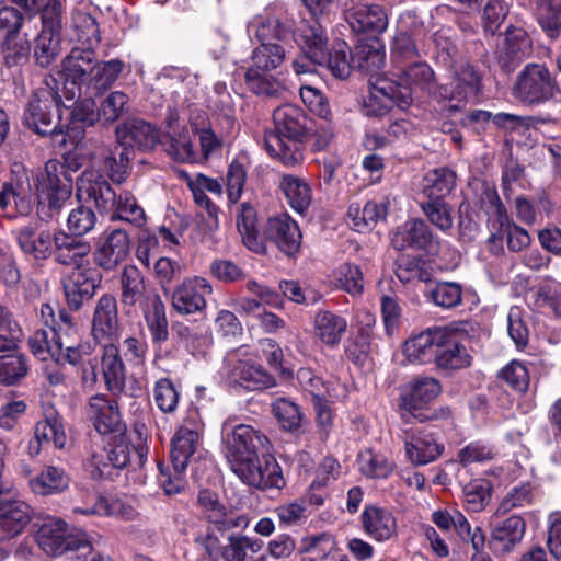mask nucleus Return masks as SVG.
<instances>
[{"mask_svg": "<svg viewBox=\"0 0 561 561\" xmlns=\"http://www.w3.org/2000/svg\"><path fill=\"white\" fill-rule=\"evenodd\" d=\"M416 36L417 31L411 32L405 20L402 18L391 47V59L396 67H400L420 57Z\"/></svg>", "mask_w": 561, "mask_h": 561, "instance_id": "a19ab883", "label": "nucleus"}, {"mask_svg": "<svg viewBox=\"0 0 561 561\" xmlns=\"http://www.w3.org/2000/svg\"><path fill=\"white\" fill-rule=\"evenodd\" d=\"M197 504L213 530L225 533L233 528L244 527L248 524L244 516H234L220 502L218 494L208 489L199 491Z\"/></svg>", "mask_w": 561, "mask_h": 561, "instance_id": "a211bd4d", "label": "nucleus"}, {"mask_svg": "<svg viewBox=\"0 0 561 561\" xmlns=\"http://www.w3.org/2000/svg\"><path fill=\"white\" fill-rule=\"evenodd\" d=\"M61 51V36L39 32L34 39L33 57L36 65L49 67L56 61Z\"/></svg>", "mask_w": 561, "mask_h": 561, "instance_id": "5fc2aeb1", "label": "nucleus"}, {"mask_svg": "<svg viewBox=\"0 0 561 561\" xmlns=\"http://www.w3.org/2000/svg\"><path fill=\"white\" fill-rule=\"evenodd\" d=\"M295 23L286 13L280 15H259L249 25V31L260 42L284 41L293 35Z\"/></svg>", "mask_w": 561, "mask_h": 561, "instance_id": "72a5a7b5", "label": "nucleus"}, {"mask_svg": "<svg viewBox=\"0 0 561 561\" xmlns=\"http://www.w3.org/2000/svg\"><path fill=\"white\" fill-rule=\"evenodd\" d=\"M36 541L49 556H61L70 550L89 548L83 540L71 535L67 524L57 517H48L44 520L37 531Z\"/></svg>", "mask_w": 561, "mask_h": 561, "instance_id": "4468645a", "label": "nucleus"}, {"mask_svg": "<svg viewBox=\"0 0 561 561\" xmlns=\"http://www.w3.org/2000/svg\"><path fill=\"white\" fill-rule=\"evenodd\" d=\"M362 523L365 531L378 541L390 539L397 530L392 513L377 506L365 507L362 513Z\"/></svg>", "mask_w": 561, "mask_h": 561, "instance_id": "e433bc0d", "label": "nucleus"}, {"mask_svg": "<svg viewBox=\"0 0 561 561\" xmlns=\"http://www.w3.org/2000/svg\"><path fill=\"white\" fill-rule=\"evenodd\" d=\"M100 118L95 111V104L91 98L75 103L70 114V121L64 126L62 138L57 140L58 146H65L69 142L72 146L83 139L87 126H92Z\"/></svg>", "mask_w": 561, "mask_h": 561, "instance_id": "b1692460", "label": "nucleus"}, {"mask_svg": "<svg viewBox=\"0 0 561 561\" xmlns=\"http://www.w3.org/2000/svg\"><path fill=\"white\" fill-rule=\"evenodd\" d=\"M225 457L233 473L257 460L259 453L268 448L265 434L248 424H233L228 419L222 424Z\"/></svg>", "mask_w": 561, "mask_h": 561, "instance_id": "39448f33", "label": "nucleus"}, {"mask_svg": "<svg viewBox=\"0 0 561 561\" xmlns=\"http://www.w3.org/2000/svg\"><path fill=\"white\" fill-rule=\"evenodd\" d=\"M60 105L58 80L47 76L45 88L32 95L24 110L23 125L42 137L50 136L57 142L64 134V126L59 124Z\"/></svg>", "mask_w": 561, "mask_h": 561, "instance_id": "20e7f679", "label": "nucleus"}, {"mask_svg": "<svg viewBox=\"0 0 561 561\" xmlns=\"http://www.w3.org/2000/svg\"><path fill=\"white\" fill-rule=\"evenodd\" d=\"M439 335L433 360L436 366L443 370H458L470 366L471 356L460 343L458 335L445 328H442Z\"/></svg>", "mask_w": 561, "mask_h": 561, "instance_id": "4be33fe9", "label": "nucleus"}, {"mask_svg": "<svg viewBox=\"0 0 561 561\" xmlns=\"http://www.w3.org/2000/svg\"><path fill=\"white\" fill-rule=\"evenodd\" d=\"M300 38L302 54L294 60L293 68L297 75L314 72L324 60L323 44L328 42L324 28L314 20L301 30Z\"/></svg>", "mask_w": 561, "mask_h": 561, "instance_id": "dca6fc26", "label": "nucleus"}, {"mask_svg": "<svg viewBox=\"0 0 561 561\" xmlns=\"http://www.w3.org/2000/svg\"><path fill=\"white\" fill-rule=\"evenodd\" d=\"M537 19L548 36L557 38L561 31V0H538Z\"/></svg>", "mask_w": 561, "mask_h": 561, "instance_id": "4d7b16f0", "label": "nucleus"}, {"mask_svg": "<svg viewBox=\"0 0 561 561\" xmlns=\"http://www.w3.org/2000/svg\"><path fill=\"white\" fill-rule=\"evenodd\" d=\"M77 41L87 47H96L101 41L96 20L87 12L77 11L72 15Z\"/></svg>", "mask_w": 561, "mask_h": 561, "instance_id": "052dcab7", "label": "nucleus"}, {"mask_svg": "<svg viewBox=\"0 0 561 561\" xmlns=\"http://www.w3.org/2000/svg\"><path fill=\"white\" fill-rule=\"evenodd\" d=\"M204 423L197 409H190L171 439L170 458L173 473L159 465L160 484L165 494H179L186 486L185 470L202 445Z\"/></svg>", "mask_w": 561, "mask_h": 561, "instance_id": "f03ea898", "label": "nucleus"}, {"mask_svg": "<svg viewBox=\"0 0 561 561\" xmlns=\"http://www.w3.org/2000/svg\"><path fill=\"white\" fill-rule=\"evenodd\" d=\"M130 446L124 440L110 444L103 454L93 455L92 461L101 476L110 477L108 468L123 469L130 461Z\"/></svg>", "mask_w": 561, "mask_h": 561, "instance_id": "a18cd8bd", "label": "nucleus"}, {"mask_svg": "<svg viewBox=\"0 0 561 561\" xmlns=\"http://www.w3.org/2000/svg\"><path fill=\"white\" fill-rule=\"evenodd\" d=\"M153 399L158 409L165 413H173L179 404L180 394L171 379L164 377L156 381Z\"/></svg>", "mask_w": 561, "mask_h": 561, "instance_id": "e2e57ef3", "label": "nucleus"}, {"mask_svg": "<svg viewBox=\"0 0 561 561\" xmlns=\"http://www.w3.org/2000/svg\"><path fill=\"white\" fill-rule=\"evenodd\" d=\"M404 450L408 460L414 466H425L435 461L444 451L432 432L419 431L407 435Z\"/></svg>", "mask_w": 561, "mask_h": 561, "instance_id": "a878e982", "label": "nucleus"}, {"mask_svg": "<svg viewBox=\"0 0 561 561\" xmlns=\"http://www.w3.org/2000/svg\"><path fill=\"white\" fill-rule=\"evenodd\" d=\"M89 411L94 427L100 434H107L118 430L121 414L116 401L93 397L89 404Z\"/></svg>", "mask_w": 561, "mask_h": 561, "instance_id": "58836bf2", "label": "nucleus"}, {"mask_svg": "<svg viewBox=\"0 0 561 561\" xmlns=\"http://www.w3.org/2000/svg\"><path fill=\"white\" fill-rule=\"evenodd\" d=\"M504 238L506 239L508 250L512 252H520L531 243V238L526 229L507 220L506 222L503 220L499 224V229L490 234L488 241L491 245L500 242L499 250H502V240Z\"/></svg>", "mask_w": 561, "mask_h": 561, "instance_id": "49530a36", "label": "nucleus"}, {"mask_svg": "<svg viewBox=\"0 0 561 561\" xmlns=\"http://www.w3.org/2000/svg\"><path fill=\"white\" fill-rule=\"evenodd\" d=\"M375 323V316L364 311L357 333L348 340L345 346L347 358L356 365H363L371 351L373 328Z\"/></svg>", "mask_w": 561, "mask_h": 561, "instance_id": "c9c22d12", "label": "nucleus"}, {"mask_svg": "<svg viewBox=\"0 0 561 561\" xmlns=\"http://www.w3.org/2000/svg\"><path fill=\"white\" fill-rule=\"evenodd\" d=\"M525 530V520L520 516L512 515L493 528L491 537L501 545L502 550L511 551L523 539Z\"/></svg>", "mask_w": 561, "mask_h": 561, "instance_id": "de8ad7c7", "label": "nucleus"}, {"mask_svg": "<svg viewBox=\"0 0 561 561\" xmlns=\"http://www.w3.org/2000/svg\"><path fill=\"white\" fill-rule=\"evenodd\" d=\"M265 237L288 256L299 251L302 238L298 224L287 214L267 220Z\"/></svg>", "mask_w": 561, "mask_h": 561, "instance_id": "412c9836", "label": "nucleus"}, {"mask_svg": "<svg viewBox=\"0 0 561 561\" xmlns=\"http://www.w3.org/2000/svg\"><path fill=\"white\" fill-rule=\"evenodd\" d=\"M117 195L104 173L99 170H85L77 179V198L81 203L93 205L101 215H108L115 208Z\"/></svg>", "mask_w": 561, "mask_h": 561, "instance_id": "9d476101", "label": "nucleus"}, {"mask_svg": "<svg viewBox=\"0 0 561 561\" xmlns=\"http://www.w3.org/2000/svg\"><path fill=\"white\" fill-rule=\"evenodd\" d=\"M72 176L57 159L48 160L45 170L37 175L36 193L39 206H47L49 217L58 214L72 193Z\"/></svg>", "mask_w": 561, "mask_h": 561, "instance_id": "1a4fd4ad", "label": "nucleus"}, {"mask_svg": "<svg viewBox=\"0 0 561 561\" xmlns=\"http://www.w3.org/2000/svg\"><path fill=\"white\" fill-rule=\"evenodd\" d=\"M91 325L92 336L98 343L114 342L119 337L122 325L114 295L103 294L96 300Z\"/></svg>", "mask_w": 561, "mask_h": 561, "instance_id": "2eb2a0df", "label": "nucleus"}, {"mask_svg": "<svg viewBox=\"0 0 561 561\" xmlns=\"http://www.w3.org/2000/svg\"><path fill=\"white\" fill-rule=\"evenodd\" d=\"M345 19L353 32L368 35L380 34L388 26V16L378 4H359L346 11Z\"/></svg>", "mask_w": 561, "mask_h": 561, "instance_id": "393cba45", "label": "nucleus"}, {"mask_svg": "<svg viewBox=\"0 0 561 561\" xmlns=\"http://www.w3.org/2000/svg\"><path fill=\"white\" fill-rule=\"evenodd\" d=\"M101 282V273L89 263L73 267L62 279L68 307L75 311L79 310L85 301L93 298Z\"/></svg>", "mask_w": 561, "mask_h": 561, "instance_id": "ddd939ff", "label": "nucleus"}, {"mask_svg": "<svg viewBox=\"0 0 561 561\" xmlns=\"http://www.w3.org/2000/svg\"><path fill=\"white\" fill-rule=\"evenodd\" d=\"M514 98L525 105L538 106L561 98V87L545 64H527L513 85Z\"/></svg>", "mask_w": 561, "mask_h": 561, "instance_id": "0eeeda50", "label": "nucleus"}, {"mask_svg": "<svg viewBox=\"0 0 561 561\" xmlns=\"http://www.w3.org/2000/svg\"><path fill=\"white\" fill-rule=\"evenodd\" d=\"M77 237L64 232L54 234L53 255L58 264L77 267L89 263L91 245Z\"/></svg>", "mask_w": 561, "mask_h": 561, "instance_id": "bb28decb", "label": "nucleus"}, {"mask_svg": "<svg viewBox=\"0 0 561 561\" xmlns=\"http://www.w3.org/2000/svg\"><path fill=\"white\" fill-rule=\"evenodd\" d=\"M442 392L440 382L434 377H417L409 385L407 393L401 396L400 408L409 413L422 410Z\"/></svg>", "mask_w": 561, "mask_h": 561, "instance_id": "7c9ffc66", "label": "nucleus"}, {"mask_svg": "<svg viewBox=\"0 0 561 561\" xmlns=\"http://www.w3.org/2000/svg\"><path fill=\"white\" fill-rule=\"evenodd\" d=\"M260 43L251 54L250 66L245 72V83L257 95L275 96L282 90V84L270 72L283 65L286 51L279 44Z\"/></svg>", "mask_w": 561, "mask_h": 561, "instance_id": "423d86ee", "label": "nucleus"}, {"mask_svg": "<svg viewBox=\"0 0 561 561\" xmlns=\"http://www.w3.org/2000/svg\"><path fill=\"white\" fill-rule=\"evenodd\" d=\"M442 328L428 329L407 340L402 352L412 364H426L434 360Z\"/></svg>", "mask_w": 561, "mask_h": 561, "instance_id": "f704fd0d", "label": "nucleus"}, {"mask_svg": "<svg viewBox=\"0 0 561 561\" xmlns=\"http://www.w3.org/2000/svg\"><path fill=\"white\" fill-rule=\"evenodd\" d=\"M21 251L34 261H45L53 255L54 236L48 230L23 226L15 231Z\"/></svg>", "mask_w": 561, "mask_h": 561, "instance_id": "cd10ccee", "label": "nucleus"}, {"mask_svg": "<svg viewBox=\"0 0 561 561\" xmlns=\"http://www.w3.org/2000/svg\"><path fill=\"white\" fill-rule=\"evenodd\" d=\"M213 294V286L203 277L185 279L172 294L171 304L180 314L202 312L206 308V297Z\"/></svg>", "mask_w": 561, "mask_h": 561, "instance_id": "f3484780", "label": "nucleus"}, {"mask_svg": "<svg viewBox=\"0 0 561 561\" xmlns=\"http://www.w3.org/2000/svg\"><path fill=\"white\" fill-rule=\"evenodd\" d=\"M121 300L126 306H135L139 302L144 308L150 296L159 295L156 289L147 285L145 276L134 265L124 267L121 276Z\"/></svg>", "mask_w": 561, "mask_h": 561, "instance_id": "2f4dec72", "label": "nucleus"}, {"mask_svg": "<svg viewBox=\"0 0 561 561\" xmlns=\"http://www.w3.org/2000/svg\"><path fill=\"white\" fill-rule=\"evenodd\" d=\"M115 134L117 142L125 151L127 148L151 150L159 142V130L141 118L125 121L116 127Z\"/></svg>", "mask_w": 561, "mask_h": 561, "instance_id": "aec40b11", "label": "nucleus"}, {"mask_svg": "<svg viewBox=\"0 0 561 561\" xmlns=\"http://www.w3.org/2000/svg\"><path fill=\"white\" fill-rule=\"evenodd\" d=\"M34 437L62 449L67 444V434L60 416L54 411L46 413L45 419L35 424Z\"/></svg>", "mask_w": 561, "mask_h": 561, "instance_id": "8fccbe9b", "label": "nucleus"}, {"mask_svg": "<svg viewBox=\"0 0 561 561\" xmlns=\"http://www.w3.org/2000/svg\"><path fill=\"white\" fill-rule=\"evenodd\" d=\"M391 244L398 251L411 249L428 255H436L440 250L439 238L423 219H410L397 227L391 233Z\"/></svg>", "mask_w": 561, "mask_h": 561, "instance_id": "f8f14e48", "label": "nucleus"}, {"mask_svg": "<svg viewBox=\"0 0 561 561\" xmlns=\"http://www.w3.org/2000/svg\"><path fill=\"white\" fill-rule=\"evenodd\" d=\"M324 60L321 67H324L331 71V73L341 80L348 78L352 72L353 62L352 56H348V51L345 47L334 48L328 50L327 43L323 44Z\"/></svg>", "mask_w": 561, "mask_h": 561, "instance_id": "680f3d73", "label": "nucleus"}, {"mask_svg": "<svg viewBox=\"0 0 561 561\" xmlns=\"http://www.w3.org/2000/svg\"><path fill=\"white\" fill-rule=\"evenodd\" d=\"M421 208L430 222L443 232L451 230L454 225L453 208L443 198L430 199L422 203Z\"/></svg>", "mask_w": 561, "mask_h": 561, "instance_id": "bf43d9fd", "label": "nucleus"}, {"mask_svg": "<svg viewBox=\"0 0 561 561\" xmlns=\"http://www.w3.org/2000/svg\"><path fill=\"white\" fill-rule=\"evenodd\" d=\"M456 173L449 168H438L430 171L425 178L424 191L430 199H445L456 187Z\"/></svg>", "mask_w": 561, "mask_h": 561, "instance_id": "603ef678", "label": "nucleus"}, {"mask_svg": "<svg viewBox=\"0 0 561 561\" xmlns=\"http://www.w3.org/2000/svg\"><path fill=\"white\" fill-rule=\"evenodd\" d=\"M348 328L347 320L329 310H319L313 319L316 337L325 346L335 348Z\"/></svg>", "mask_w": 561, "mask_h": 561, "instance_id": "473e14b6", "label": "nucleus"}, {"mask_svg": "<svg viewBox=\"0 0 561 561\" xmlns=\"http://www.w3.org/2000/svg\"><path fill=\"white\" fill-rule=\"evenodd\" d=\"M236 476L243 483L257 489H280L285 484L280 466L273 457H264L263 463L257 459Z\"/></svg>", "mask_w": 561, "mask_h": 561, "instance_id": "5701e85b", "label": "nucleus"}, {"mask_svg": "<svg viewBox=\"0 0 561 561\" xmlns=\"http://www.w3.org/2000/svg\"><path fill=\"white\" fill-rule=\"evenodd\" d=\"M24 15L12 7L0 9V56L8 68L22 67L30 58L27 35L22 33Z\"/></svg>", "mask_w": 561, "mask_h": 561, "instance_id": "6e6552de", "label": "nucleus"}, {"mask_svg": "<svg viewBox=\"0 0 561 561\" xmlns=\"http://www.w3.org/2000/svg\"><path fill=\"white\" fill-rule=\"evenodd\" d=\"M130 251V239L123 229H113L104 233L93 252L94 263L104 271H113L122 264Z\"/></svg>", "mask_w": 561, "mask_h": 561, "instance_id": "6ab92c4d", "label": "nucleus"}, {"mask_svg": "<svg viewBox=\"0 0 561 561\" xmlns=\"http://www.w3.org/2000/svg\"><path fill=\"white\" fill-rule=\"evenodd\" d=\"M280 188L285 194L290 207L298 214H304L311 203V188L300 178L284 175L280 181Z\"/></svg>", "mask_w": 561, "mask_h": 561, "instance_id": "09e8293b", "label": "nucleus"}, {"mask_svg": "<svg viewBox=\"0 0 561 561\" xmlns=\"http://www.w3.org/2000/svg\"><path fill=\"white\" fill-rule=\"evenodd\" d=\"M272 412L284 430L295 431L300 426L301 413L296 403L278 398L272 403Z\"/></svg>", "mask_w": 561, "mask_h": 561, "instance_id": "69168bd1", "label": "nucleus"}, {"mask_svg": "<svg viewBox=\"0 0 561 561\" xmlns=\"http://www.w3.org/2000/svg\"><path fill=\"white\" fill-rule=\"evenodd\" d=\"M108 215L112 220H124L136 227H142L147 219L142 207L135 196L127 191L118 193L115 208Z\"/></svg>", "mask_w": 561, "mask_h": 561, "instance_id": "3c124183", "label": "nucleus"}, {"mask_svg": "<svg viewBox=\"0 0 561 561\" xmlns=\"http://www.w3.org/2000/svg\"><path fill=\"white\" fill-rule=\"evenodd\" d=\"M399 72L397 81L386 78H377L373 83V92L365 103L366 114L368 116H381L387 112L388 105L374 107V101L383 96L396 104L399 108L405 110L413 102V95L417 90H426L434 80V71L422 61H411L408 66L397 67Z\"/></svg>", "mask_w": 561, "mask_h": 561, "instance_id": "7ed1b4c3", "label": "nucleus"}, {"mask_svg": "<svg viewBox=\"0 0 561 561\" xmlns=\"http://www.w3.org/2000/svg\"><path fill=\"white\" fill-rule=\"evenodd\" d=\"M124 69L119 59L96 61L84 85L91 94L98 95L111 88Z\"/></svg>", "mask_w": 561, "mask_h": 561, "instance_id": "c03bdc74", "label": "nucleus"}, {"mask_svg": "<svg viewBox=\"0 0 561 561\" xmlns=\"http://www.w3.org/2000/svg\"><path fill=\"white\" fill-rule=\"evenodd\" d=\"M146 324L154 344L164 343L169 337L165 306L160 295H152L142 308Z\"/></svg>", "mask_w": 561, "mask_h": 561, "instance_id": "ea45409f", "label": "nucleus"}, {"mask_svg": "<svg viewBox=\"0 0 561 561\" xmlns=\"http://www.w3.org/2000/svg\"><path fill=\"white\" fill-rule=\"evenodd\" d=\"M69 477L64 469L45 466L41 472L28 480V486L38 495H51L64 492L69 486Z\"/></svg>", "mask_w": 561, "mask_h": 561, "instance_id": "79ce46f5", "label": "nucleus"}, {"mask_svg": "<svg viewBox=\"0 0 561 561\" xmlns=\"http://www.w3.org/2000/svg\"><path fill=\"white\" fill-rule=\"evenodd\" d=\"M227 378L230 382L250 391L265 390L276 386V379L261 364L241 359L236 351L225 358Z\"/></svg>", "mask_w": 561, "mask_h": 561, "instance_id": "9b49d317", "label": "nucleus"}, {"mask_svg": "<svg viewBox=\"0 0 561 561\" xmlns=\"http://www.w3.org/2000/svg\"><path fill=\"white\" fill-rule=\"evenodd\" d=\"M530 39L523 28L510 26L505 32V41L500 50L499 65L505 72H512L528 54Z\"/></svg>", "mask_w": 561, "mask_h": 561, "instance_id": "c756f323", "label": "nucleus"}, {"mask_svg": "<svg viewBox=\"0 0 561 561\" xmlns=\"http://www.w3.org/2000/svg\"><path fill=\"white\" fill-rule=\"evenodd\" d=\"M497 377L505 381L512 389L526 392L529 387V371L526 365L518 360L510 362L503 367Z\"/></svg>", "mask_w": 561, "mask_h": 561, "instance_id": "338daca9", "label": "nucleus"}, {"mask_svg": "<svg viewBox=\"0 0 561 561\" xmlns=\"http://www.w3.org/2000/svg\"><path fill=\"white\" fill-rule=\"evenodd\" d=\"M102 376L106 388L113 394H119L126 386V367L118 346L114 342L102 343Z\"/></svg>", "mask_w": 561, "mask_h": 561, "instance_id": "c85d7f7f", "label": "nucleus"}, {"mask_svg": "<svg viewBox=\"0 0 561 561\" xmlns=\"http://www.w3.org/2000/svg\"><path fill=\"white\" fill-rule=\"evenodd\" d=\"M94 46L75 47L62 61V72L77 82L85 83L98 61Z\"/></svg>", "mask_w": 561, "mask_h": 561, "instance_id": "4c0bfd02", "label": "nucleus"}, {"mask_svg": "<svg viewBox=\"0 0 561 561\" xmlns=\"http://www.w3.org/2000/svg\"><path fill=\"white\" fill-rule=\"evenodd\" d=\"M237 228L242 243L251 251L260 253L264 250L257 229V214L249 203L237 208Z\"/></svg>", "mask_w": 561, "mask_h": 561, "instance_id": "37998d69", "label": "nucleus"}, {"mask_svg": "<svg viewBox=\"0 0 561 561\" xmlns=\"http://www.w3.org/2000/svg\"><path fill=\"white\" fill-rule=\"evenodd\" d=\"M386 215V205L376 202H367L363 208L358 205H351L347 210L354 229L359 232L370 229L379 220L385 219Z\"/></svg>", "mask_w": 561, "mask_h": 561, "instance_id": "864d4df0", "label": "nucleus"}, {"mask_svg": "<svg viewBox=\"0 0 561 561\" xmlns=\"http://www.w3.org/2000/svg\"><path fill=\"white\" fill-rule=\"evenodd\" d=\"M274 130L266 131L263 145L267 153L285 167H296L304 160L302 142L312 131L305 111L284 104L273 112Z\"/></svg>", "mask_w": 561, "mask_h": 561, "instance_id": "f257e3e1", "label": "nucleus"}, {"mask_svg": "<svg viewBox=\"0 0 561 561\" xmlns=\"http://www.w3.org/2000/svg\"><path fill=\"white\" fill-rule=\"evenodd\" d=\"M13 202L14 208L19 215L27 216L33 208L31 195L23 190L21 184L5 182L0 191V208L7 209Z\"/></svg>", "mask_w": 561, "mask_h": 561, "instance_id": "13d9d810", "label": "nucleus"}, {"mask_svg": "<svg viewBox=\"0 0 561 561\" xmlns=\"http://www.w3.org/2000/svg\"><path fill=\"white\" fill-rule=\"evenodd\" d=\"M385 51L370 45L355 47L352 55L353 68L366 75H375L385 66Z\"/></svg>", "mask_w": 561, "mask_h": 561, "instance_id": "6e6d98bb", "label": "nucleus"}, {"mask_svg": "<svg viewBox=\"0 0 561 561\" xmlns=\"http://www.w3.org/2000/svg\"><path fill=\"white\" fill-rule=\"evenodd\" d=\"M96 215L91 207L80 205L72 209L68 216L67 225L73 236H84L93 230L96 224Z\"/></svg>", "mask_w": 561, "mask_h": 561, "instance_id": "774afa93", "label": "nucleus"}, {"mask_svg": "<svg viewBox=\"0 0 561 561\" xmlns=\"http://www.w3.org/2000/svg\"><path fill=\"white\" fill-rule=\"evenodd\" d=\"M26 359L23 355L9 354L0 356V381L14 385L27 373Z\"/></svg>", "mask_w": 561, "mask_h": 561, "instance_id": "0e129e2a", "label": "nucleus"}]
</instances>
